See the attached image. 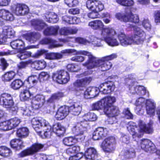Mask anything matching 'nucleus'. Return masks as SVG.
Listing matches in <instances>:
<instances>
[{
    "label": "nucleus",
    "mask_w": 160,
    "mask_h": 160,
    "mask_svg": "<svg viewBox=\"0 0 160 160\" xmlns=\"http://www.w3.org/2000/svg\"><path fill=\"white\" fill-rule=\"evenodd\" d=\"M122 113L127 119H132L133 118V115L130 112L129 108H124L122 112Z\"/></svg>",
    "instance_id": "54"
},
{
    "label": "nucleus",
    "mask_w": 160,
    "mask_h": 160,
    "mask_svg": "<svg viewBox=\"0 0 160 160\" xmlns=\"http://www.w3.org/2000/svg\"><path fill=\"white\" fill-rule=\"evenodd\" d=\"M31 96L29 90L24 89L21 92L20 97L24 100H27Z\"/></svg>",
    "instance_id": "47"
},
{
    "label": "nucleus",
    "mask_w": 160,
    "mask_h": 160,
    "mask_svg": "<svg viewBox=\"0 0 160 160\" xmlns=\"http://www.w3.org/2000/svg\"><path fill=\"white\" fill-rule=\"evenodd\" d=\"M0 103L4 108H9L12 112L16 111L18 107L14 106V102L12 96L8 93L2 94L0 97Z\"/></svg>",
    "instance_id": "8"
},
{
    "label": "nucleus",
    "mask_w": 160,
    "mask_h": 160,
    "mask_svg": "<svg viewBox=\"0 0 160 160\" xmlns=\"http://www.w3.org/2000/svg\"><path fill=\"white\" fill-rule=\"evenodd\" d=\"M15 75V73L13 71H11L6 73L3 76L2 79L4 80H12Z\"/></svg>",
    "instance_id": "51"
},
{
    "label": "nucleus",
    "mask_w": 160,
    "mask_h": 160,
    "mask_svg": "<svg viewBox=\"0 0 160 160\" xmlns=\"http://www.w3.org/2000/svg\"><path fill=\"white\" fill-rule=\"evenodd\" d=\"M98 156L96 150L93 148H88L85 152L84 156L88 160H95L97 159Z\"/></svg>",
    "instance_id": "25"
},
{
    "label": "nucleus",
    "mask_w": 160,
    "mask_h": 160,
    "mask_svg": "<svg viewBox=\"0 0 160 160\" xmlns=\"http://www.w3.org/2000/svg\"><path fill=\"white\" fill-rule=\"evenodd\" d=\"M88 26L94 30L103 28L104 25L102 22L100 20H97L90 22Z\"/></svg>",
    "instance_id": "33"
},
{
    "label": "nucleus",
    "mask_w": 160,
    "mask_h": 160,
    "mask_svg": "<svg viewBox=\"0 0 160 160\" xmlns=\"http://www.w3.org/2000/svg\"><path fill=\"white\" fill-rule=\"evenodd\" d=\"M17 135L18 137L24 138L27 137L29 133L28 129L23 127L18 129L17 131Z\"/></svg>",
    "instance_id": "40"
},
{
    "label": "nucleus",
    "mask_w": 160,
    "mask_h": 160,
    "mask_svg": "<svg viewBox=\"0 0 160 160\" xmlns=\"http://www.w3.org/2000/svg\"><path fill=\"white\" fill-rule=\"evenodd\" d=\"M12 152L8 148L2 146L0 147V155L4 157H8L12 155Z\"/></svg>",
    "instance_id": "37"
},
{
    "label": "nucleus",
    "mask_w": 160,
    "mask_h": 160,
    "mask_svg": "<svg viewBox=\"0 0 160 160\" xmlns=\"http://www.w3.org/2000/svg\"><path fill=\"white\" fill-rule=\"evenodd\" d=\"M89 82L88 81H76L73 85L75 89L80 90L81 89V88L86 87Z\"/></svg>",
    "instance_id": "39"
},
{
    "label": "nucleus",
    "mask_w": 160,
    "mask_h": 160,
    "mask_svg": "<svg viewBox=\"0 0 160 160\" xmlns=\"http://www.w3.org/2000/svg\"><path fill=\"white\" fill-rule=\"evenodd\" d=\"M102 18H104L103 19V21L106 23L108 24L109 23L111 20L109 19L111 18L110 14L108 12H104L102 13Z\"/></svg>",
    "instance_id": "57"
},
{
    "label": "nucleus",
    "mask_w": 160,
    "mask_h": 160,
    "mask_svg": "<svg viewBox=\"0 0 160 160\" xmlns=\"http://www.w3.org/2000/svg\"><path fill=\"white\" fill-rule=\"evenodd\" d=\"M42 128H43V132L42 131L41 133H38L40 134H42L43 133L46 138L48 137L51 134V131L52 130V128L49 124L48 123L47 125H44Z\"/></svg>",
    "instance_id": "44"
},
{
    "label": "nucleus",
    "mask_w": 160,
    "mask_h": 160,
    "mask_svg": "<svg viewBox=\"0 0 160 160\" xmlns=\"http://www.w3.org/2000/svg\"><path fill=\"white\" fill-rule=\"evenodd\" d=\"M81 10L78 8H72L68 10V13L72 15H77L80 13Z\"/></svg>",
    "instance_id": "63"
},
{
    "label": "nucleus",
    "mask_w": 160,
    "mask_h": 160,
    "mask_svg": "<svg viewBox=\"0 0 160 160\" xmlns=\"http://www.w3.org/2000/svg\"><path fill=\"white\" fill-rule=\"evenodd\" d=\"M10 145L12 148L17 150L20 149L24 147L23 142L19 139H13L10 142Z\"/></svg>",
    "instance_id": "34"
},
{
    "label": "nucleus",
    "mask_w": 160,
    "mask_h": 160,
    "mask_svg": "<svg viewBox=\"0 0 160 160\" xmlns=\"http://www.w3.org/2000/svg\"><path fill=\"white\" fill-rule=\"evenodd\" d=\"M111 96L105 97L97 102L93 103L92 105V108L94 110H99L103 109V110L107 106L108 103L109 104L112 102V99L110 98Z\"/></svg>",
    "instance_id": "15"
},
{
    "label": "nucleus",
    "mask_w": 160,
    "mask_h": 160,
    "mask_svg": "<svg viewBox=\"0 0 160 160\" xmlns=\"http://www.w3.org/2000/svg\"><path fill=\"white\" fill-rule=\"evenodd\" d=\"M115 138L109 137L105 138L103 141L102 144V148L105 152L111 153L115 150Z\"/></svg>",
    "instance_id": "10"
},
{
    "label": "nucleus",
    "mask_w": 160,
    "mask_h": 160,
    "mask_svg": "<svg viewBox=\"0 0 160 160\" xmlns=\"http://www.w3.org/2000/svg\"><path fill=\"white\" fill-rule=\"evenodd\" d=\"M23 84L22 81H13L11 84V87L15 90L19 88Z\"/></svg>",
    "instance_id": "50"
},
{
    "label": "nucleus",
    "mask_w": 160,
    "mask_h": 160,
    "mask_svg": "<svg viewBox=\"0 0 160 160\" xmlns=\"http://www.w3.org/2000/svg\"><path fill=\"white\" fill-rule=\"evenodd\" d=\"M52 78V80H69L70 79L69 74L62 70L53 73Z\"/></svg>",
    "instance_id": "19"
},
{
    "label": "nucleus",
    "mask_w": 160,
    "mask_h": 160,
    "mask_svg": "<svg viewBox=\"0 0 160 160\" xmlns=\"http://www.w3.org/2000/svg\"><path fill=\"white\" fill-rule=\"evenodd\" d=\"M8 121L0 123V129L4 131L10 130L9 128Z\"/></svg>",
    "instance_id": "56"
},
{
    "label": "nucleus",
    "mask_w": 160,
    "mask_h": 160,
    "mask_svg": "<svg viewBox=\"0 0 160 160\" xmlns=\"http://www.w3.org/2000/svg\"><path fill=\"white\" fill-rule=\"evenodd\" d=\"M115 17L118 19L124 22H130L137 23L139 21L138 16L137 14H133L131 11L125 14L117 13L115 15Z\"/></svg>",
    "instance_id": "9"
},
{
    "label": "nucleus",
    "mask_w": 160,
    "mask_h": 160,
    "mask_svg": "<svg viewBox=\"0 0 160 160\" xmlns=\"http://www.w3.org/2000/svg\"><path fill=\"white\" fill-rule=\"evenodd\" d=\"M110 98L113 100H112V102L110 104L108 103L107 106L104 110V112L108 117H112L109 119V122L110 124H113L117 122L115 117L120 114V111L118 107L112 105L116 102L115 98L111 96Z\"/></svg>",
    "instance_id": "6"
},
{
    "label": "nucleus",
    "mask_w": 160,
    "mask_h": 160,
    "mask_svg": "<svg viewBox=\"0 0 160 160\" xmlns=\"http://www.w3.org/2000/svg\"><path fill=\"white\" fill-rule=\"evenodd\" d=\"M76 140L72 137H66L63 139L62 142L66 146H70L75 143Z\"/></svg>",
    "instance_id": "46"
},
{
    "label": "nucleus",
    "mask_w": 160,
    "mask_h": 160,
    "mask_svg": "<svg viewBox=\"0 0 160 160\" xmlns=\"http://www.w3.org/2000/svg\"><path fill=\"white\" fill-rule=\"evenodd\" d=\"M107 130L106 128H98L93 133V139L97 140L104 137L107 134Z\"/></svg>",
    "instance_id": "24"
},
{
    "label": "nucleus",
    "mask_w": 160,
    "mask_h": 160,
    "mask_svg": "<svg viewBox=\"0 0 160 160\" xmlns=\"http://www.w3.org/2000/svg\"><path fill=\"white\" fill-rule=\"evenodd\" d=\"M97 119L96 115L94 113L89 112L85 114L82 118H80V122L73 128V132L76 136L83 135L86 133L89 127L88 121H94Z\"/></svg>",
    "instance_id": "4"
},
{
    "label": "nucleus",
    "mask_w": 160,
    "mask_h": 160,
    "mask_svg": "<svg viewBox=\"0 0 160 160\" xmlns=\"http://www.w3.org/2000/svg\"><path fill=\"white\" fill-rule=\"evenodd\" d=\"M65 3L69 7H72L78 4L77 0H64Z\"/></svg>",
    "instance_id": "58"
},
{
    "label": "nucleus",
    "mask_w": 160,
    "mask_h": 160,
    "mask_svg": "<svg viewBox=\"0 0 160 160\" xmlns=\"http://www.w3.org/2000/svg\"><path fill=\"white\" fill-rule=\"evenodd\" d=\"M142 24L145 28L147 30H150L151 25L148 19H144L142 21Z\"/></svg>",
    "instance_id": "60"
},
{
    "label": "nucleus",
    "mask_w": 160,
    "mask_h": 160,
    "mask_svg": "<svg viewBox=\"0 0 160 160\" xmlns=\"http://www.w3.org/2000/svg\"><path fill=\"white\" fill-rule=\"evenodd\" d=\"M119 4L125 6H132L134 2L133 0H116Z\"/></svg>",
    "instance_id": "48"
},
{
    "label": "nucleus",
    "mask_w": 160,
    "mask_h": 160,
    "mask_svg": "<svg viewBox=\"0 0 160 160\" xmlns=\"http://www.w3.org/2000/svg\"><path fill=\"white\" fill-rule=\"evenodd\" d=\"M99 92L98 88L88 87L84 92V97L87 99L94 98L98 94Z\"/></svg>",
    "instance_id": "22"
},
{
    "label": "nucleus",
    "mask_w": 160,
    "mask_h": 160,
    "mask_svg": "<svg viewBox=\"0 0 160 160\" xmlns=\"http://www.w3.org/2000/svg\"><path fill=\"white\" fill-rule=\"evenodd\" d=\"M33 65H34L33 68L38 70L43 69L46 66V62L43 60L34 61Z\"/></svg>",
    "instance_id": "36"
},
{
    "label": "nucleus",
    "mask_w": 160,
    "mask_h": 160,
    "mask_svg": "<svg viewBox=\"0 0 160 160\" xmlns=\"http://www.w3.org/2000/svg\"><path fill=\"white\" fill-rule=\"evenodd\" d=\"M41 35L38 32H30L26 34L24 36V38L30 43H34L40 37Z\"/></svg>",
    "instance_id": "23"
},
{
    "label": "nucleus",
    "mask_w": 160,
    "mask_h": 160,
    "mask_svg": "<svg viewBox=\"0 0 160 160\" xmlns=\"http://www.w3.org/2000/svg\"><path fill=\"white\" fill-rule=\"evenodd\" d=\"M62 55L59 53H48L46 55V58L49 60L58 59L61 58Z\"/></svg>",
    "instance_id": "43"
},
{
    "label": "nucleus",
    "mask_w": 160,
    "mask_h": 160,
    "mask_svg": "<svg viewBox=\"0 0 160 160\" xmlns=\"http://www.w3.org/2000/svg\"><path fill=\"white\" fill-rule=\"evenodd\" d=\"M69 112L74 115L79 114L81 111V107L77 104H74L69 108Z\"/></svg>",
    "instance_id": "38"
},
{
    "label": "nucleus",
    "mask_w": 160,
    "mask_h": 160,
    "mask_svg": "<svg viewBox=\"0 0 160 160\" xmlns=\"http://www.w3.org/2000/svg\"><path fill=\"white\" fill-rule=\"evenodd\" d=\"M80 150V147L78 146H74L68 148L66 151V153L68 154L75 153L79 154Z\"/></svg>",
    "instance_id": "49"
},
{
    "label": "nucleus",
    "mask_w": 160,
    "mask_h": 160,
    "mask_svg": "<svg viewBox=\"0 0 160 160\" xmlns=\"http://www.w3.org/2000/svg\"><path fill=\"white\" fill-rule=\"evenodd\" d=\"M44 147V145L40 143H35L31 147L26 149L19 154L20 157L32 155L38 152Z\"/></svg>",
    "instance_id": "11"
},
{
    "label": "nucleus",
    "mask_w": 160,
    "mask_h": 160,
    "mask_svg": "<svg viewBox=\"0 0 160 160\" xmlns=\"http://www.w3.org/2000/svg\"><path fill=\"white\" fill-rule=\"evenodd\" d=\"M63 94L61 92H58L53 94L49 99L51 102H53L54 100H58L63 96Z\"/></svg>",
    "instance_id": "53"
},
{
    "label": "nucleus",
    "mask_w": 160,
    "mask_h": 160,
    "mask_svg": "<svg viewBox=\"0 0 160 160\" xmlns=\"http://www.w3.org/2000/svg\"><path fill=\"white\" fill-rule=\"evenodd\" d=\"M116 32L112 28L106 27L102 29L100 34L97 37L91 36L90 38V42L94 47H100L102 46V42L104 41L109 46H116L119 45L115 36Z\"/></svg>",
    "instance_id": "2"
},
{
    "label": "nucleus",
    "mask_w": 160,
    "mask_h": 160,
    "mask_svg": "<svg viewBox=\"0 0 160 160\" xmlns=\"http://www.w3.org/2000/svg\"><path fill=\"white\" fill-rule=\"evenodd\" d=\"M31 55V53L30 52H24L18 54V57L21 60L25 59L29 57Z\"/></svg>",
    "instance_id": "52"
},
{
    "label": "nucleus",
    "mask_w": 160,
    "mask_h": 160,
    "mask_svg": "<svg viewBox=\"0 0 160 160\" xmlns=\"http://www.w3.org/2000/svg\"><path fill=\"white\" fill-rule=\"evenodd\" d=\"M130 92L132 94H137L139 96H143L147 94L148 95V92L146 90L144 87L142 86H132L129 87Z\"/></svg>",
    "instance_id": "18"
},
{
    "label": "nucleus",
    "mask_w": 160,
    "mask_h": 160,
    "mask_svg": "<svg viewBox=\"0 0 160 160\" xmlns=\"http://www.w3.org/2000/svg\"><path fill=\"white\" fill-rule=\"evenodd\" d=\"M117 55L116 53H114L109 55L107 56L102 57V60H105L108 61L109 60H111L117 58Z\"/></svg>",
    "instance_id": "62"
},
{
    "label": "nucleus",
    "mask_w": 160,
    "mask_h": 160,
    "mask_svg": "<svg viewBox=\"0 0 160 160\" xmlns=\"http://www.w3.org/2000/svg\"><path fill=\"white\" fill-rule=\"evenodd\" d=\"M42 17L46 21L52 23H56L58 20L57 15L53 12H46L43 14Z\"/></svg>",
    "instance_id": "20"
},
{
    "label": "nucleus",
    "mask_w": 160,
    "mask_h": 160,
    "mask_svg": "<svg viewBox=\"0 0 160 160\" xmlns=\"http://www.w3.org/2000/svg\"><path fill=\"white\" fill-rule=\"evenodd\" d=\"M78 29L76 28L64 27L60 29L59 33L60 34L65 36L74 34L76 33Z\"/></svg>",
    "instance_id": "27"
},
{
    "label": "nucleus",
    "mask_w": 160,
    "mask_h": 160,
    "mask_svg": "<svg viewBox=\"0 0 160 160\" xmlns=\"http://www.w3.org/2000/svg\"><path fill=\"white\" fill-rule=\"evenodd\" d=\"M68 70L71 72H78L81 69L79 65L75 64H68L67 66Z\"/></svg>",
    "instance_id": "45"
},
{
    "label": "nucleus",
    "mask_w": 160,
    "mask_h": 160,
    "mask_svg": "<svg viewBox=\"0 0 160 160\" xmlns=\"http://www.w3.org/2000/svg\"><path fill=\"white\" fill-rule=\"evenodd\" d=\"M69 113V108L65 106H62L59 108L55 117L58 120H61L64 118Z\"/></svg>",
    "instance_id": "21"
},
{
    "label": "nucleus",
    "mask_w": 160,
    "mask_h": 160,
    "mask_svg": "<svg viewBox=\"0 0 160 160\" xmlns=\"http://www.w3.org/2000/svg\"><path fill=\"white\" fill-rule=\"evenodd\" d=\"M10 45L12 48L19 50L24 49L25 47L24 42L21 39H17L12 41L11 42Z\"/></svg>",
    "instance_id": "30"
},
{
    "label": "nucleus",
    "mask_w": 160,
    "mask_h": 160,
    "mask_svg": "<svg viewBox=\"0 0 160 160\" xmlns=\"http://www.w3.org/2000/svg\"><path fill=\"white\" fill-rule=\"evenodd\" d=\"M38 79L40 80L42 79V80H47L48 79L49 75L47 72H42L39 74H38Z\"/></svg>",
    "instance_id": "64"
},
{
    "label": "nucleus",
    "mask_w": 160,
    "mask_h": 160,
    "mask_svg": "<svg viewBox=\"0 0 160 160\" xmlns=\"http://www.w3.org/2000/svg\"><path fill=\"white\" fill-rule=\"evenodd\" d=\"M76 42L81 44L83 45H86L88 43H89V42L86 39L81 38H77L75 39Z\"/></svg>",
    "instance_id": "59"
},
{
    "label": "nucleus",
    "mask_w": 160,
    "mask_h": 160,
    "mask_svg": "<svg viewBox=\"0 0 160 160\" xmlns=\"http://www.w3.org/2000/svg\"><path fill=\"white\" fill-rule=\"evenodd\" d=\"M52 130L59 137L63 136L65 131V128L59 123L54 125Z\"/></svg>",
    "instance_id": "29"
},
{
    "label": "nucleus",
    "mask_w": 160,
    "mask_h": 160,
    "mask_svg": "<svg viewBox=\"0 0 160 160\" xmlns=\"http://www.w3.org/2000/svg\"><path fill=\"white\" fill-rule=\"evenodd\" d=\"M139 126L140 129L139 133L135 131V128H136L135 123L132 122L128 123L127 127V129L132 135L133 139L136 137L138 138L141 137L142 135L144 132L149 133L153 131L152 125L151 124H148L146 125L143 122L140 121L139 122Z\"/></svg>",
    "instance_id": "5"
},
{
    "label": "nucleus",
    "mask_w": 160,
    "mask_h": 160,
    "mask_svg": "<svg viewBox=\"0 0 160 160\" xmlns=\"http://www.w3.org/2000/svg\"><path fill=\"white\" fill-rule=\"evenodd\" d=\"M8 121L10 130L17 127L21 122L20 120L17 118H12Z\"/></svg>",
    "instance_id": "42"
},
{
    "label": "nucleus",
    "mask_w": 160,
    "mask_h": 160,
    "mask_svg": "<svg viewBox=\"0 0 160 160\" xmlns=\"http://www.w3.org/2000/svg\"><path fill=\"white\" fill-rule=\"evenodd\" d=\"M1 32L5 38H10L14 36L15 33L13 30L9 26H4L3 30Z\"/></svg>",
    "instance_id": "31"
},
{
    "label": "nucleus",
    "mask_w": 160,
    "mask_h": 160,
    "mask_svg": "<svg viewBox=\"0 0 160 160\" xmlns=\"http://www.w3.org/2000/svg\"><path fill=\"white\" fill-rule=\"evenodd\" d=\"M31 23L35 29L38 30H42L46 26L45 23L42 20L40 19L33 20Z\"/></svg>",
    "instance_id": "32"
},
{
    "label": "nucleus",
    "mask_w": 160,
    "mask_h": 160,
    "mask_svg": "<svg viewBox=\"0 0 160 160\" xmlns=\"http://www.w3.org/2000/svg\"><path fill=\"white\" fill-rule=\"evenodd\" d=\"M129 27L133 29L134 35L131 37H128L122 32L119 33L118 34V38L119 41L118 42L119 44L120 43L122 46L126 47L132 44H139L142 43L146 38V34L144 31L136 26L130 25Z\"/></svg>",
    "instance_id": "3"
},
{
    "label": "nucleus",
    "mask_w": 160,
    "mask_h": 160,
    "mask_svg": "<svg viewBox=\"0 0 160 160\" xmlns=\"http://www.w3.org/2000/svg\"><path fill=\"white\" fill-rule=\"evenodd\" d=\"M140 146L141 148L146 152L153 153L155 151L156 149L152 146V142L148 139H143L140 142Z\"/></svg>",
    "instance_id": "17"
},
{
    "label": "nucleus",
    "mask_w": 160,
    "mask_h": 160,
    "mask_svg": "<svg viewBox=\"0 0 160 160\" xmlns=\"http://www.w3.org/2000/svg\"><path fill=\"white\" fill-rule=\"evenodd\" d=\"M45 102L44 97L40 95H36L32 102L33 106H36V108H37L41 107Z\"/></svg>",
    "instance_id": "28"
},
{
    "label": "nucleus",
    "mask_w": 160,
    "mask_h": 160,
    "mask_svg": "<svg viewBox=\"0 0 160 160\" xmlns=\"http://www.w3.org/2000/svg\"><path fill=\"white\" fill-rule=\"evenodd\" d=\"M135 105L141 108L146 105L147 113L150 116H153L155 114L156 104L153 100H146L144 98L140 97L136 100Z\"/></svg>",
    "instance_id": "7"
},
{
    "label": "nucleus",
    "mask_w": 160,
    "mask_h": 160,
    "mask_svg": "<svg viewBox=\"0 0 160 160\" xmlns=\"http://www.w3.org/2000/svg\"><path fill=\"white\" fill-rule=\"evenodd\" d=\"M11 10L12 12L17 16H23L28 13L29 11L27 5L19 3L12 5Z\"/></svg>",
    "instance_id": "12"
},
{
    "label": "nucleus",
    "mask_w": 160,
    "mask_h": 160,
    "mask_svg": "<svg viewBox=\"0 0 160 160\" xmlns=\"http://www.w3.org/2000/svg\"><path fill=\"white\" fill-rule=\"evenodd\" d=\"M61 53L62 54H80L88 57V59L82 65L86 67L88 69H91L95 67H98L102 71L109 70L112 66L111 63L102 60V58L101 59L93 55L91 52L87 51L81 50L77 51L74 49H66L62 50Z\"/></svg>",
    "instance_id": "1"
},
{
    "label": "nucleus",
    "mask_w": 160,
    "mask_h": 160,
    "mask_svg": "<svg viewBox=\"0 0 160 160\" xmlns=\"http://www.w3.org/2000/svg\"><path fill=\"white\" fill-rule=\"evenodd\" d=\"M88 16L89 18L91 19L98 18L99 17L98 12L92 11V12L88 14Z\"/></svg>",
    "instance_id": "61"
},
{
    "label": "nucleus",
    "mask_w": 160,
    "mask_h": 160,
    "mask_svg": "<svg viewBox=\"0 0 160 160\" xmlns=\"http://www.w3.org/2000/svg\"><path fill=\"white\" fill-rule=\"evenodd\" d=\"M59 27L57 26H51L48 27L44 32V33L46 35H56L58 33Z\"/></svg>",
    "instance_id": "35"
},
{
    "label": "nucleus",
    "mask_w": 160,
    "mask_h": 160,
    "mask_svg": "<svg viewBox=\"0 0 160 160\" xmlns=\"http://www.w3.org/2000/svg\"><path fill=\"white\" fill-rule=\"evenodd\" d=\"M98 88L100 92L107 94L114 90L115 85L113 82L108 81L100 84Z\"/></svg>",
    "instance_id": "16"
},
{
    "label": "nucleus",
    "mask_w": 160,
    "mask_h": 160,
    "mask_svg": "<svg viewBox=\"0 0 160 160\" xmlns=\"http://www.w3.org/2000/svg\"><path fill=\"white\" fill-rule=\"evenodd\" d=\"M121 154L124 157H125L126 158H132L134 155L135 153L132 151L129 152L128 150H127L122 151L121 152Z\"/></svg>",
    "instance_id": "55"
},
{
    "label": "nucleus",
    "mask_w": 160,
    "mask_h": 160,
    "mask_svg": "<svg viewBox=\"0 0 160 160\" xmlns=\"http://www.w3.org/2000/svg\"><path fill=\"white\" fill-rule=\"evenodd\" d=\"M0 17L8 21H12L14 19V15L10 12L4 9L0 10Z\"/></svg>",
    "instance_id": "26"
},
{
    "label": "nucleus",
    "mask_w": 160,
    "mask_h": 160,
    "mask_svg": "<svg viewBox=\"0 0 160 160\" xmlns=\"http://www.w3.org/2000/svg\"><path fill=\"white\" fill-rule=\"evenodd\" d=\"M56 41L50 38H45L41 40L40 43L41 44H50L53 47H57L61 46L60 45L56 43Z\"/></svg>",
    "instance_id": "41"
},
{
    "label": "nucleus",
    "mask_w": 160,
    "mask_h": 160,
    "mask_svg": "<svg viewBox=\"0 0 160 160\" xmlns=\"http://www.w3.org/2000/svg\"><path fill=\"white\" fill-rule=\"evenodd\" d=\"M87 8L92 11L99 12L104 8L103 4L100 1L96 0H88L87 2Z\"/></svg>",
    "instance_id": "13"
},
{
    "label": "nucleus",
    "mask_w": 160,
    "mask_h": 160,
    "mask_svg": "<svg viewBox=\"0 0 160 160\" xmlns=\"http://www.w3.org/2000/svg\"><path fill=\"white\" fill-rule=\"evenodd\" d=\"M31 123L35 130L37 133H41L42 132L41 128L44 125L48 124V122L44 119H41L39 118L36 117L32 119Z\"/></svg>",
    "instance_id": "14"
}]
</instances>
